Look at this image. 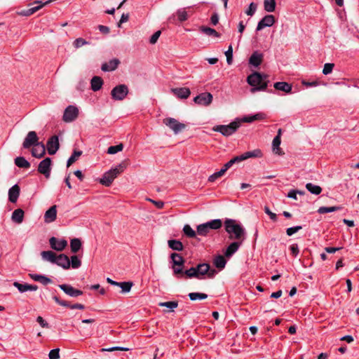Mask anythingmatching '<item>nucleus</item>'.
I'll list each match as a JSON object with an SVG mask.
<instances>
[{"label": "nucleus", "mask_w": 359, "mask_h": 359, "mask_svg": "<svg viewBox=\"0 0 359 359\" xmlns=\"http://www.w3.org/2000/svg\"><path fill=\"white\" fill-rule=\"evenodd\" d=\"M226 231L229 234V239H235L243 241L245 239V231L241 224L232 219H226L224 222Z\"/></svg>", "instance_id": "nucleus-1"}, {"label": "nucleus", "mask_w": 359, "mask_h": 359, "mask_svg": "<svg viewBox=\"0 0 359 359\" xmlns=\"http://www.w3.org/2000/svg\"><path fill=\"white\" fill-rule=\"evenodd\" d=\"M267 77L266 75L259 72H254L249 75L247 78V81L253 87L251 89V92L255 93L258 90H264L267 87Z\"/></svg>", "instance_id": "nucleus-2"}, {"label": "nucleus", "mask_w": 359, "mask_h": 359, "mask_svg": "<svg viewBox=\"0 0 359 359\" xmlns=\"http://www.w3.org/2000/svg\"><path fill=\"white\" fill-rule=\"evenodd\" d=\"M125 168V165L123 163L118 164L114 168H111V170L104 172L103 177L99 180V182L107 187H110L114 179L116 178L119 174L123 172Z\"/></svg>", "instance_id": "nucleus-3"}, {"label": "nucleus", "mask_w": 359, "mask_h": 359, "mask_svg": "<svg viewBox=\"0 0 359 359\" xmlns=\"http://www.w3.org/2000/svg\"><path fill=\"white\" fill-rule=\"evenodd\" d=\"M241 126L240 121H234L228 125H217L212 128V130L220 133L225 137L232 135Z\"/></svg>", "instance_id": "nucleus-4"}, {"label": "nucleus", "mask_w": 359, "mask_h": 359, "mask_svg": "<svg viewBox=\"0 0 359 359\" xmlns=\"http://www.w3.org/2000/svg\"><path fill=\"white\" fill-rule=\"evenodd\" d=\"M163 123L172 130L175 134H178L187 127L184 123H180L177 119L171 117L164 118Z\"/></svg>", "instance_id": "nucleus-5"}, {"label": "nucleus", "mask_w": 359, "mask_h": 359, "mask_svg": "<svg viewBox=\"0 0 359 359\" xmlns=\"http://www.w3.org/2000/svg\"><path fill=\"white\" fill-rule=\"evenodd\" d=\"M128 94V88L125 84L115 86L111 91V95L114 100H123Z\"/></svg>", "instance_id": "nucleus-6"}, {"label": "nucleus", "mask_w": 359, "mask_h": 359, "mask_svg": "<svg viewBox=\"0 0 359 359\" xmlns=\"http://www.w3.org/2000/svg\"><path fill=\"white\" fill-rule=\"evenodd\" d=\"M79 116V109L74 105H69L64 111L62 120L66 123L74 121Z\"/></svg>", "instance_id": "nucleus-7"}, {"label": "nucleus", "mask_w": 359, "mask_h": 359, "mask_svg": "<svg viewBox=\"0 0 359 359\" xmlns=\"http://www.w3.org/2000/svg\"><path fill=\"white\" fill-rule=\"evenodd\" d=\"M39 142V137L36 133L35 131H29L24 140L22 147L25 149H29L36 145Z\"/></svg>", "instance_id": "nucleus-8"}, {"label": "nucleus", "mask_w": 359, "mask_h": 359, "mask_svg": "<svg viewBox=\"0 0 359 359\" xmlns=\"http://www.w3.org/2000/svg\"><path fill=\"white\" fill-rule=\"evenodd\" d=\"M51 159L50 158H46L41 161L38 166V172L43 174L46 178H48L50 175L51 170Z\"/></svg>", "instance_id": "nucleus-9"}, {"label": "nucleus", "mask_w": 359, "mask_h": 359, "mask_svg": "<svg viewBox=\"0 0 359 359\" xmlns=\"http://www.w3.org/2000/svg\"><path fill=\"white\" fill-rule=\"evenodd\" d=\"M194 102L198 105L208 106L212 102V95L210 93H203L196 96Z\"/></svg>", "instance_id": "nucleus-10"}, {"label": "nucleus", "mask_w": 359, "mask_h": 359, "mask_svg": "<svg viewBox=\"0 0 359 359\" xmlns=\"http://www.w3.org/2000/svg\"><path fill=\"white\" fill-rule=\"evenodd\" d=\"M59 140L58 137L53 135L50 137L46 144L47 151L50 155L55 154L59 149Z\"/></svg>", "instance_id": "nucleus-11"}, {"label": "nucleus", "mask_w": 359, "mask_h": 359, "mask_svg": "<svg viewBox=\"0 0 359 359\" xmlns=\"http://www.w3.org/2000/svg\"><path fill=\"white\" fill-rule=\"evenodd\" d=\"M275 21V17L273 15H266L258 22L256 30L260 31L266 27H271Z\"/></svg>", "instance_id": "nucleus-12"}, {"label": "nucleus", "mask_w": 359, "mask_h": 359, "mask_svg": "<svg viewBox=\"0 0 359 359\" xmlns=\"http://www.w3.org/2000/svg\"><path fill=\"white\" fill-rule=\"evenodd\" d=\"M59 287L67 295L76 297L83 294V292L80 290L75 289L70 285L62 284L59 285Z\"/></svg>", "instance_id": "nucleus-13"}, {"label": "nucleus", "mask_w": 359, "mask_h": 359, "mask_svg": "<svg viewBox=\"0 0 359 359\" xmlns=\"http://www.w3.org/2000/svg\"><path fill=\"white\" fill-rule=\"evenodd\" d=\"M49 243L50 247L57 251H62L67 245V242L66 240H58L55 237H51L49 240Z\"/></svg>", "instance_id": "nucleus-14"}, {"label": "nucleus", "mask_w": 359, "mask_h": 359, "mask_svg": "<svg viewBox=\"0 0 359 359\" xmlns=\"http://www.w3.org/2000/svg\"><path fill=\"white\" fill-rule=\"evenodd\" d=\"M45 154L46 147L41 142H39L36 145L34 146L32 149V155L37 158H42Z\"/></svg>", "instance_id": "nucleus-15"}, {"label": "nucleus", "mask_w": 359, "mask_h": 359, "mask_svg": "<svg viewBox=\"0 0 359 359\" xmlns=\"http://www.w3.org/2000/svg\"><path fill=\"white\" fill-rule=\"evenodd\" d=\"M171 92L180 99H187L191 95V90L188 88H172Z\"/></svg>", "instance_id": "nucleus-16"}, {"label": "nucleus", "mask_w": 359, "mask_h": 359, "mask_svg": "<svg viewBox=\"0 0 359 359\" xmlns=\"http://www.w3.org/2000/svg\"><path fill=\"white\" fill-rule=\"evenodd\" d=\"M57 217V206L55 205L51 206L44 214V222L50 223L54 222Z\"/></svg>", "instance_id": "nucleus-17"}, {"label": "nucleus", "mask_w": 359, "mask_h": 359, "mask_svg": "<svg viewBox=\"0 0 359 359\" xmlns=\"http://www.w3.org/2000/svg\"><path fill=\"white\" fill-rule=\"evenodd\" d=\"M57 265L61 266L64 269H68L70 268V259L65 254H60L56 257L55 263Z\"/></svg>", "instance_id": "nucleus-18"}, {"label": "nucleus", "mask_w": 359, "mask_h": 359, "mask_svg": "<svg viewBox=\"0 0 359 359\" xmlns=\"http://www.w3.org/2000/svg\"><path fill=\"white\" fill-rule=\"evenodd\" d=\"M197 279H203L204 276L208 273L210 264L207 263L199 264L196 266Z\"/></svg>", "instance_id": "nucleus-19"}, {"label": "nucleus", "mask_w": 359, "mask_h": 359, "mask_svg": "<svg viewBox=\"0 0 359 359\" xmlns=\"http://www.w3.org/2000/svg\"><path fill=\"white\" fill-rule=\"evenodd\" d=\"M119 63L120 61L118 59H112L108 62L102 64L101 69L104 72H111L115 70L118 67Z\"/></svg>", "instance_id": "nucleus-20"}, {"label": "nucleus", "mask_w": 359, "mask_h": 359, "mask_svg": "<svg viewBox=\"0 0 359 359\" xmlns=\"http://www.w3.org/2000/svg\"><path fill=\"white\" fill-rule=\"evenodd\" d=\"M243 241H237L231 243L226 248L224 255L227 257H231L239 248L241 245Z\"/></svg>", "instance_id": "nucleus-21"}, {"label": "nucleus", "mask_w": 359, "mask_h": 359, "mask_svg": "<svg viewBox=\"0 0 359 359\" xmlns=\"http://www.w3.org/2000/svg\"><path fill=\"white\" fill-rule=\"evenodd\" d=\"M20 195V187L18 184L13 185L8 190V199L11 203H15Z\"/></svg>", "instance_id": "nucleus-22"}, {"label": "nucleus", "mask_w": 359, "mask_h": 359, "mask_svg": "<svg viewBox=\"0 0 359 359\" xmlns=\"http://www.w3.org/2000/svg\"><path fill=\"white\" fill-rule=\"evenodd\" d=\"M262 60L263 54L255 51L251 55L249 59V63L254 67H258L261 65Z\"/></svg>", "instance_id": "nucleus-23"}, {"label": "nucleus", "mask_w": 359, "mask_h": 359, "mask_svg": "<svg viewBox=\"0 0 359 359\" xmlns=\"http://www.w3.org/2000/svg\"><path fill=\"white\" fill-rule=\"evenodd\" d=\"M273 87L278 90L290 93L292 91V85L287 82L278 81L274 83Z\"/></svg>", "instance_id": "nucleus-24"}, {"label": "nucleus", "mask_w": 359, "mask_h": 359, "mask_svg": "<svg viewBox=\"0 0 359 359\" xmlns=\"http://www.w3.org/2000/svg\"><path fill=\"white\" fill-rule=\"evenodd\" d=\"M266 118V115L264 113H257L252 116H244L240 121L244 123H252L257 120H263Z\"/></svg>", "instance_id": "nucleus-25"}, {"label": "nucleus", "mask_w": 359, "mask_h": 359, "mask_svg": "<svg viewBox=\"0 0 359 359\" xmlns=\"http://www.w3.org/2000/svg\"><path fill=\"white\" fill-rule=\"evenodd\" d=\"M24 214V211L22 209H16L12 213L11 219L17 224H21L23 222Z\"/></svg>", "instance_id": "nucleus-26"}, {"label": "nucleus", "mask_w": 359, "mask_h": 359, "mask_svg": "<svg viewBox=\"0 0 359 359\" xmlns=\"http://www.w3.org/2000/svg\"><path fill=\"white\" fill-rule=\"evenodd\" d=\"M90 84L91 89L95 92L99 90L102 88L103 84V80L102 79L101 77L95 76L92 78Z\"/></svg>", "instance_id": "nucleus-27"}, {"label": "nucleus", "mask_w": 359, "mask_h": 359, "mask_svg": "<svg viewBox=\"0 0 359 359\" xmlns=\"http://www.w3.org/2000/svg\"><path fill=\"white\" fill-rule=\"evenodd\" d=\"M41 255L43 260L48 261L53 264H55L56 262L57 255L53 251H50V250L43 251V252H41Z\"/></svg>", "instance_id": "nucleus-28"}, {"label": "nucleus", "mask_w": 359, "mask_h": 359, "mask_svg": "<svg viewBox=\"0 0 359 359\" xmlns=\"http://www.w3.org/2000/svg\"><path fill=\"white\" fill-rule=\"evenodd\" d=\"M172 265H178V266H184L185 260L180 255L176 252H173L170 255Z\"/></svg>", "instance_id": "nucleus-29"}, {"label": "nucleus", "mask_w": 359, "mask_h": 359, "mask_svg": "<svg viewBox=\"0 0 359 359\" xmlns=\"http://www.w3.org/2000/svg\"><path fill=\"white\" fill-rule=\"evenodd\" d=\"M29 276L34 281L40 282L41 283H42L44 285H46L51 283V280L49 278H48L45 276H43V275L33 273V274H29Z\"/></svg>", "instance_id": "nucleus-30"}, {"label": "nucleus", "mask_w": 359, "mask_h": 359, "mask_svg": "<svg viewBox=\"0 0 359 359\" xmlns=\"http://www.w3.org/2000/svg\"><path fill=\"white\" fill-rule=\"evenodd\" d=\"M281 140L280 137L279 135H276L272 142V149L273 151L278 155H282L283 153L281 151V149L280 148Z\"/></svg>", "instance_id": "nucleus-31"}, {"label": "nucleus", "mask_w": 359, "mask_h": 359, "mask_svg": "<svg viewBox=\"0 0 359 359\" xmlns=\"http://www.w3.org/2000/svg\"><path fill=\"white\" fill-rule=\"evenodd\" d=\"M208 229L210 231L212 229L217 230L222 227V220L219 219H212L210 222H208L206 223H204Z\"/></svg>", "instance_id": "nucleus-32"}, {"label": "nucleus", "mask_w": 359, "mask_h": 359, "mask_svg": "<svg viewBox=\"0 0 359 359\" xmlns=\"http://www.w3.org/2000/svg\"><path fill=\"white\" fill-rule=\"evenodd\" d=\"M168 245L169 248L173 250L182 251L184 249L183 244L178 240H169L168 241Z\"/></svg>", "instance_id": "nucleus-33"}, {"label": "nucleus", "mask_w": 359, "mask_h": 359, "mask_svg": "<svg viewBox=\"0 0 359 359\" xmlns=\"http://www.w3.org/2000/svg\"><path fill=\"white\" fill-rule=\"evenodd\" d=\"M53 0H48L44 3H42L41 1H36L34 4H39V5L37 6H34L32 8H30L29 9H27V13L29 14V15H32L39 10H40L42 7H43L46 5H48L49 3L52 2Z\"/></svg>", "instance_id": "nucleus-34"}, {"label": "nucleus", "mask_w": 359, "mask_h": 359, "mask_svg": "<svg viewBox=\"0 0 359 359\" xmlns=\"http://www.w3.org/2000/svg\"><path fill=\"white\" fill-rule=\"evenodd\" d=\"M15 164L22 168H29L30 163L24 157L19 156L15 158Z\"/></svg>", "instance_id": "nucleus-35"}, {"label": "nucleus", "mask_w": 359, "mask_h": 359, "mask_svg": "<svg viewBox=\"0 0 359 359\" xmlns=\"http://www.w3.org/2000/svg\"><path fill=\"white\" fill-rule=\"evenodd\" d=\"M213 263L217 268L222 269L225 267L226 261L223 256L218 255L214 259Z\"/></svg>", "instance_id": "nucleus-36"}, {"label": "nucleus", "mask_w": 359, "mask_h": 359, "mask_svg": "<svg viewBox=\"0 0 359 359\" xmlns=\"http://www.w3.org/2000/svg\"><path fill=\"white\" fill-rule=\"evenodd\" d=\"M71 251L76 253L81 248V241L79 238H73L70 241Z\"/></svg>", "instance_id": "nucleus-37"}, {"label": "nucleus", "mask_w": 359, "mask_h": 359, "mask_svg": "<svg viewBox=\"0 0 359 359\" xmlns=\"http://www.w3.org/2000/svg\"><path fill=\"white\" fill-rule=\"evenodd\" d=\"M306 189L313 194L318 195L322 191V188L318 185H315L312 183H307L306 184Z\"/></svg>", "instance_id": "nucleus-38"}, {"label": "nucleus", "mask_w": 359, "mask_h": 359, "mask_svg": "<svg viewBox=\"0 0 359 359\" xmlns=\"http://www.w3.org/2000/svg\"><path fill=\"white\" fill-rule=\"evenodd\" d=\"M243 161L246 160L249 158H253V157H261L262 156V151L259 149H255L254 151H247L243 154H241Z\"/></svg>", "instance_id": "nucleus-39"}, {"label": "nucleus", "mask_w": 359, "mask_h": 359, "mask_svg": "<svg viewBox=\"0 0 359 359\" xmlns=\"http://www.w3.org/2000/svg\"><path fill=\"white\" fill-rule=\"evenodd\" d=\"M276 5V4L275 0H264V10L269 13H271L275 11Z\"/></svg>", "instance_id": "nucleus-40"}, {"label": "nucleus", "mask_w": 359, "mask_h": 359, "mask_svg": "<svg viewBox=\"0 0 359 359\" xmlns=\"http://www.w3.org/2000/svg\"><path fill=\"white\" fill-rule=\"evenodd\" d=\"M81 155V151L74 150L72 156L67 160V166L69 167L72 164L76 161Z\"/></svg>", "instance_id": "nucleus-41"}, {"label": "nucleus", "mask_w": 359, "mask_h": 359, "mask_svg": "<svg viewBox=\"0 0 359 359\" xmlns=\"http://www.w3.org/2000/svg\"><path fill=\"white\" fill-rule=\"evenodd\" d=\"M172 269L173 271V275L179 278L183 279V273H184V266H178V265H172Z\"/></svg>", "instance_id": "nucleus-42"}, {"label": "nucleus", "mask_w": 359, "mask_h": 359, "mask_svg": "<svg viewBox=\"0 0 359 359\" xmlns=\"http://www.w3.org/2000/svg\"><path fill=\"white\" fill-rule=\"evenodd\" d=\"M183 232L188 238H196L197 232L195 231L189 224H185L183 227Z\"/></svg>", "instance_id": "nucleus-43"}, {"label": "nucleus", "mask_w": 359, "mask_h": 359, "mask_svg": "<svg viewBox=\"0 0 359 359\" xmlns=\"http://www.w3.org/2000/svg\"><path fill=\"white\" fill-rule=\"evenodd\" d=\"M200 29H201V31L202 32L205 33L207 35L213 36H215V37H219L220 36L219 33H218L215 29H214L212 28L207 27H205V26H201L200 27Z\"/></svg>", "instance_id": "nucleus-44"}, {"label": "nucleus", "mask_w": 359, "mask_h": 359, "mask_svg": "<svg viewBox=\"0 0 359 359\" xmlns=\"http://www.w3.org/2000/svg\"><path fill=\"white\" fill-rule=\"evenodd\" d=\"M133 285V283L130 281L128 282H118L117 286L121 288L123 293L129 292Z\"/></svg>", "instance_id": "nucleus-45"}, {"label": "nucleus", "mask_w": 359, "mask_h": 359, "mask_svg": "<svg viewBox=\"0 0 359 359\" xmlns=\"http://www.w3.org/2000/svg\"><path fill=\"white\" fill-rule=\"evenodd\" d=\"M196 268L191 267L190 269L185 270L183 273V278H197Z\"/></svg>", "instance_id": "nucleus-46"}, {"label": "nucleus", "mask_w": 359, "mask_h": 359, "mask_svg": "<svg viewBox=\"0 0 359 359\" xmlns=\"http://www.w3.org/2000/svg\"><path fill=\"white\" fill-rule=\"evenodd\" d=\"M341 208L339 206H332V207H320L318 210V212L320 214H325L328 212H332L337 210H341Z\"/></svg>", "instance_id": "nucleus-47"}, {"label": "nucleus", "mask_w": 359, "mask_h": 359, "mask_svg": "<svg viewBox=\"0 0 359 359\" xmlns=\"http://www.w3.org/2000/svg\"><path fill=\"white\" fill-rule=\"evenodd\" d=\"M210 231L204 223L197 226L196 232L199 236H205L210 233Z\"/></svg>", "instance_id": "nucleus-48"}, {"label": "nucleus", "mask_w": 359, "mask_h": 359, "mask_svg": "<svg viewBox=\"0 0 359 359\" xmlns=\"http://www.w3.org/2000/svg\"><path fill=\"white\" fill-rule=\"evenodd\" d=\"M176 15L178 18L179 21L184 22L189 18V15L186 8H181L177 11Z\"/></svg>", "instance_id": "nucleus-49"}, {"label": "nucleus", "mask_w": 359, "mask_h": 359, "mask_svg": "<svg viewBox=\"0 0 359 359\" xmlns=\"http://www.w3.org/2000/svg\"><path fill=\"white\" fill-rule=\"evenodd\" d=\"M189 297L191 301H196L198 299H205L208 295L205 293L191 292L189 294Z\"/></svg>", "instance_id": "nucleus-50"}, {"label": "nucleus", "mask_w": 359, "mask_h": 359, "mask_svg": "<svg viewBox=\"0 0 359 359\" xmlns=\"http://www.w3.org/2000/svg\"><path fill=\"white\" fill-rule=\"evenodd\" d=\"M243 161V157H242L241 155L237 156L233 158L232 159H231L230 161H229L226 163H225L224 165V168H225L226 170H227L234 163H239V162H241Z\"/></svg>", "instance_id": "nucleus-51"}, {"label": "nucleus", "mask_w": 359, "mask_h": 359, "mask_svg": "<svg viewBox=\"0 0 359 359\" xmlns=\"http://www.w3.org/2000/svg\"><path fill=\"white\" fill-rule=\"evenodd\" d=\"M226 172V170L223 167L219 171L213 173L212 175H211L208 178V181L211 182H215L217 178L224 175Z\"/></svg>", "instance_id": "nucleus-52"}, {"label": "nucleus", "mask_w": 359, "mask_h": 359, "mask_svg": "<svg viewBox=\"0 0 359 359\" xmlns=\"http://www.w3.org/2000/svg\"><path fill=\"white\" fill-rule=\"evenodd\" d=\"M123 149V144H119L115 146H111L107 149V153L109 154H115L118 151H121Z\"/></svg>", "instance_id": "nucleus-53"}, {"label": "nucleus", "mask_w": 359, "mask_h": 359, "mask_svg": "<svg viewBox=\"0 0 359 359\" xmlns=\"http://www.w3.org/2000/svg\"><path fill=\"white\" fill-rule=\"evenodd\" d=\"M81 262L76 255H73L71 257L70 266H72L73 269H78L81 266Z\"/></svg>", "instance_id": "nucleus-54"}, {"label": "nucleus", "mask_w": 359, "mask_h": 359, "mask_svg": "<svg viewBox=\"0 0 359 359\" xmlns=\"http://www.w3.org/2000/svg\"><path fill=\"white\" fill-rule=\"evenodd\" d=\"M158 306H162V307H167V308H169L170 309H176L177 307L178 302H175V301L160 302L158 304Z\"/></svg>", "instance_id": "nucleus-55"}, {"label": "nucleus", "mask_w": 359, "mask_h": 359, "mask_svg": "<svg viewBox=\"0 0 359 359\" xmlns=\"http://www.w3.org/2000/svg\"><path fill=\"white\" fill-rule=\"evenodd\" d=\"M14 287H15L20 292H25L28 291L29 284H22L18 282L13 283Z\"/></svg>", "instance_id": "nucleus-56"}, {"label": "nucleus", "mask_w": 359, "mask_h": 359, "mask_svg": "<svg viewBox=\"0 0 359 359\" xmlns=\"http://www.w3.org/2000/svg\"><path fill=\"white\" fill-rule=\"evenodd\" d=\"M334 67V63L325 64L323 69V74L325 75H327V74H330L332 72Z\"/></svg>", "instance_id": "nucleus-57"}, {"label": "nucleus", "mask_w": 359, "mask_h": 359, "mask_svg": "<svg viewBox=\"0 0 359 359\" xmlns=\"http://www.w3.org/2000/svg\"><path fill=\"white\" fill-rule=\"evenodd\" d=\"M89 43L86 41L85 39H82V38H78L76 39L73 44H74V46L76 48H79L84 45H86V44H88Z\"/></svg>", "instance_id": "nucleus-58"}, {"label": "nucleus", "mask_w": 359, "mask_h": 359, "mask_svg": "<svg viewBox=\"0 0 359 359\" xmlns=\"http://www.w3.org/2000/svg\"><path fill=\"white\" fill-rule=\"evenodd\" d=\"M225 55L226 56V62L229 65L232 63L233 60V48L231 46H229L228 50L225 52Z\"/></svg>", "instance_id": "nucleus-59"}, {"label": "nucleus", "mask_w": 359, "mask_h": 359, "mask_svg": "<svg viewBox=\"0 0 359 359\" xmlns=\"http://www.w3.org/2000/svg\"><path fill=\"white\" fill-rule=\"evenodd\" d=\"M302 229V226H296L290 227V228L287 229L286 233L287 236H291Z\"/></svg>", "instance_id": "nucleus-60"}, {"label": "nucleus", "mask_w": 359, "mask_h": 359, "mask_svg": "<svg viewBox=\"0 0 359 359\" xmlns=\"http://www.w3.org/2000/svg\"><path fill=\"white\" fill-rule=\"evenodd\" d=\"M256 10H257V5L255 3L252 2L249 6L248 9L245 11V13L248 15L252 16L255 14Z\"/></svg>", "instance_id": "nucleus-61"}, {"label": "nucleus", "mask_w": 359, "mask_h": 359, "mask_svg": "<svg viewBox=\"0 0 359 359\" xmlns=\"http://www.w3.org/2000/svg\"><path fill=\"white\" fill-rule=\"evenodd\" d=\"M60 349L55 348L50 351L48 356L49 359H57L60 358Z\"/></svg>", "instance_id": "nucleus-62"}, {"label": "nucleus", "mask_w": 359, "mask_h": 359, "mask_svg": "<svg viewBox=\"0 0 359 359\" xmlns=\"http://www.w3.org/2000/svg\"><path fill=\"white\" fill-rule=\"evenodd\" d=\"M304 194V191H296V190H290L288 194H287V197L288 198H293L294 200H297V194Z\"/></svg>", "instance_id": "nucleus-63"}, {"label": "nucleus", "mask_w": 359, "mask_h": 359, "mask_svg": "<svg viewBox=\"0 0 359 359\" xmlns=\"http://www.w3.org/2000/svg\"><path fill=\"white\" fill-rule=\"evenodd\" d=\"M161 31H157L154 34H153L149 39L150 43L155 44L156 43V41H158L159 36H161Z\"/></svg>", "instance_id": "nucleus-64"}]
</instances>
